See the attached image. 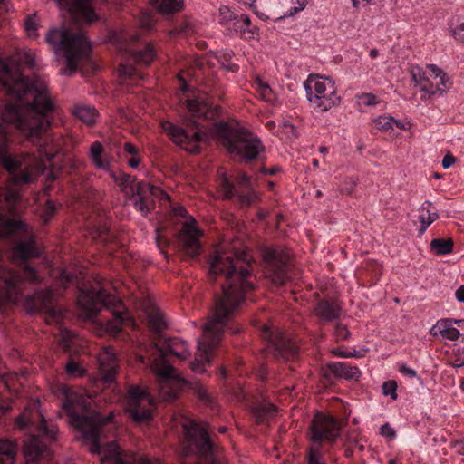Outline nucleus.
<instances>
[{
  "instance_id": "1",
  "label": "nucleus",
  "mask_w": 464,
  "mask_h": 464,
  "mask_svg": "<svg viewBox=\"0 0 464 464\" xmlns=\"http://www.w3.org/2000/svg\"><path fill=\"white\" fill-rule=\"evenodd\" d=\"M20 64L28 68L35 66V57L30 51L17 54V63L13 59L0 58V83L5 93L18 103H6L0 113V134L5 136L13 126L20 130L32 142L42 145L40 139L52 122L53 103L47 86L39 77L29 79L20 71Z\"/></svg>"
},
{
  "instance_id": "2",
  "label": "nucleus",
  "mask_w": 464,
  "mask_h": 464,
  "mask_svg": "<svg viewBox=\"0 0 464 464\" xmlns=\"http://www.w3.org/2000/svg\"><path fill=\"white\" fill-rule=\"evenodd\" d=\"M251 266V259L247 257L246 251L235 253L233 256H227L224 253H218L215 255L209 263V277L216 280L218 276H222L224 282L221 283V293L216 296L215 306L217 300L221 296L224 291V286L231 285V295H235L237 292H242L243 300L240 302L235 314L222 324L223 330L230 331L232 334H237L240 332L239 326H228L227 323L234 318L238 312L241 304L245 302L246 294L254 288L253 284L248 280L251 276L249 266ZM225 331H223L224 333Z\"/></svg>"
},
{
  "instance_id": "3",
  "label": "nucleus",
  "mask_w": 464,
  "mask_h": 464,
  "mask_svg": "<svg viewBox=\"0 0 464 464\" xmlns=\"http://www.w3.org/2000/svg\"><path fill=\"white\" fill-rule=\"evenodd\" d=\"M231 285L224 286L223 294L217 300L211 320L204 326V339L198 342V351L194 361L190 362V368L194 372H205V365L209 363L213 350L218 345L223 336L224 324L235 314L240 302L243 300L242 292L231 295Z\"/></svg>"
},
{
  "instance_id": "4",
  "label": "nucleus",
  "mask_w": 464,
  "mask_h": 464,
  "mask_svg": "<svg viewBox=\"0 0 464 464\" xmlns=\"http://www.w3.org/2000/svg\"><path fill=\"white\" fill-rule=\"evenodd\" d=\"M187 107L191 112V118L186 121V129L179 127L170 121H164L161 126L163 131L174 143L182 146L185 150H190L193 153H198L199 152V148L194 145V143L202 141L206 137V133L201 130L192 133L189 131V128L199 129V124L193 118L214 119L219 115L221 108L219 106H213L208 100L199 97L188 100Z\"/></svg>"
},
{
  "instance_id": "5",
  "label": "nucleus",
  "mask_w": 464,
  "mask_h": 464,
  "mask_svg": "<svg viewBox=\"0 0 464 464\" xmlns=\"http://www.w3.org/2000/svg\"><path fill=\"white\" fill-rule=\"evenodd\" d=\"M213 134L230 155L238 156L245 162L256 159L265 150L260 139L238 124L216 122Z\"/></svg>"
},
{
  "instance_id": "6",
  "label": "nucleus",
  "mask_w": 464,
  "mask_h": 464,
  "mask_svg": "<svg viewBox=\"0 0 464 464\" xmlns=\"http://www.w3.org/2000/svg\"><path fill=\"white\" fill-rule=\"evenodd\" d=\"M153 344L159 352V356L154 359L151 370L156 375L160 389L163 390L165 386L169 385L188 383L167 360L169 354L180 360H187L190 354L187 343L178 337H172L165 338L161 343H154Z\"/></svg>"
},
{
  "instance_id": "7",
  "label": "nucleus",
  "mask_w": 464,
  "mask_h": 464,
  "mask_svg": "<svg viewBox=\"0 0 464 464\" xmlns=\"http://www.w3.org/2000/svg\"><path fill=\"white\" fill-rule=\"evenodd\" d=\"M46 42L65 53L67 67L74 72L78 63L92 51L91 43L82 33H72L66 28L52 29L46 34Z\"/></svg>"
},
{
  "instance_id": "8",
  "label": "nucleus",
  "mask_w": 464,
  "mask_h": 464,
  "mask_svg": "<svg viewBox=\"0 0 464 464\" xmlns=\"http://www.w3.org/2000/svg\"><path fill=\"white\" fill-rule=\"evenodd\" d=\"M34 160L29 153L12 155L5 140L0 141V165L9 175V186L19 188L33 182L31 169Z\"/></svg>"
},
{
  "instance_id": "9",
  "label": "nucleus",
  "mask_w": 464,
  "mask_h": 464,
  "mask_svg": "<svg viewBox=\"0 0 464 464\" xmlns=\"http://www.w3.org/2000/svg\"><path fill=\"white\" fill-rule=\"evenodd\" d=\"M112 419V414L102 416L98 412L90 415H80L78 413H70V422L79 430L86 442L90 443V452L92 454H100L102 448L100 436L102 428L108 424Z\"/></svg>"
},
{
  "instance_id": "10",
  "label": "nucleus",
  "mask_w": 464,
  "mask_h": 464,
  "mask_svg": "<svg viewBox=\"0 0 464 464\" xmlns=\"http://www.w3.org/2000/svg\"><path fill=\"white\" fill-rule=\"evenodd\" d=\"M307 99L318 111H326L340 102L334 82L330 78L322 79L309 75L304 82Z\"/></svg>"
},
{
  "instance_id": "11",
  "label": "nucleus",
  "mask_w": 464,
  "mask_h": 464,
  "mask_svg": "<svg viewBox=\"0 0 464 464\" xmlns=\"http://www.w3.org/2000/svg\"><path fill=\"white\" fill-rule=\"evenodd\" d=\"M78 304L86 312L88 318H92L102 308H116L121 305V302L97 285L95 286L84 285L80 288Z\"/></svg>"
},
{
  "instance_id": "12",
  "label": "nucleus",
  "mask_w": 464,
  "mask_h": 464,
  "mask_svg": "<svg viewBox=\"0 0 464 464\" xmlns=\"http://www.w3.org/2000/svg\"><path fill=\"white\" fill-rule=\"evenodd\" d=\"M265 275L275 285H284L288 279L290 253L282 246H264L261 249Z\"/></svg>"
},
{
  "instance_id": "13",
  "label": "nucleus",
  "mask_w": 464,
  "mask_h": 464,
  "mask_svg": "<svg viewBox=\"0 0 464 464\" xmlns=\"http://www.w3.org/2000/svg\"><path fill=\"white\" fill-rule=\"evenodd\" d=\"M151 404L147 387L130 386L128 390V401L125 413L137 424L149 422L152 414L149 406Z\"/></svg>"
},
{
  "instance_id": "14",
  "label": "nucleus",
  "mask_w": 464,
  "mask_h": 464,
  "mask_svg": "<svg viewBox=\"0 0 464 464\" xmlns=\"http://www.w3.org/2000/svg\"><path fill=\"white\" fill-rule=\"evenodd\" d=\"M24 307L30 314H44L48 324L58 323L62 320V311L55 304L54 294L51 289L41 290L25 297Z\"/></svg>"
},
{
  "instance_id": "15",
  "label": "nucleus",
  "mask_w": 464,
  "mask_h": 464,
  "mask_svg": "<svg viewBox=\"0 0 464 464\" xmlns=\"http://www.w3.org/2000/svg\"><path fill=\"white\" fill-rule=\"evenodd\" d=\"M427 67L432 72L431 76L435 80L440 79V81L434 83L421 67L414 66L411 70V75L415 85L419 86L420 90L429 96L434 95L437 92H445L449 89V78L446 77V73L434 64H429Z\"/></svg>"
},
{
  "instance_id": "16",
  "label": "nucleus",
  "mask_w": 464,
  "mask_h": 464,
  "mask_svg": "<svg viewBox=\"0 0 464 464\" xmlns=\"http://www.w3.org/2000/svg\"><path fill=\"white\" fill-rule=\"evenodd\" d=\"M262 336L267 341L266 350L275 358L287 361L297 356L298 347L279 330L265 326Z\"/></svg>"
},
{
  "instance_id": "17",
  "label": "nucleus",
  "mask_w": 464,
  "mask_h": 464,
  "mask_svg": "<svg viewBox=\"0 0 464 464\" xmlns=\"http://www.w3.org/2000/svg\"><path fill=\"white\" fill-rule=\"evenodd\" d=\"M310 440L313 442L334 441L339 436L340 427L337 420L332 416L317 413L310 425Z\"/></svg>"
},
{
  "instance_id": "18",
  "label": "nucleus",
  "mask_w": 464,
  "mask_h": 464,
  "mask_svg": "<svg viewBox=\"0 0 464 464\" xmlns=\"http://www.w3.org/2000/svg\"><path fill=\"white\" fill-rule=\"evenodd\" d=\"M135 192L137 198L134 208L143 215H147L154 208V198L169 200V196L160 188L145 181L137 182Z\"/></svg>"
},
{
  "instance_id": "19",
  "label": "nucleus",
  "mask_w": 464,
  "mask_h": 464,
  "mask_svg": "<svg viewBox=\"0 0 464 464\" xmlns=\"http://www.w3.org/2000/svg\"><path fill=\"white\" fill-rule=\"evenodd\" d=\"M0 280L4 286L0 288V311L5 304H16L19 300V290L17 284L21 280V276L17 273L0 266Z\"/></svg>"
},
{
  "instance_id": "20",
  "label": "nucleus",
  "mask_w": 464,
  "mask_h": 464,
  "mask_svg": "<svg viewBox=\"0 0 464 464\" xmlns=\"http://www.w3.org/2000/svg\"><path fill=\"white\" fill-rule=\"evenodd\" d=\"M220 183L219 187L223 193V198L231 200L235 197H237V200L242 207H247L252 203L258 200L257 194L253 190L252 187L247 188L248 191L246 193H238L236 189L235 184L230 181L227 175L224 172L218 171Z\"/></svg>"
},
{
  "instance_id": "21",
  "label": "nucleus",
  "mask_w": 464,
  "mask_h": 464,
  "mask_svg": "<svg viewBox=\"0 0 464 464\" xmlns=\"http://www.w3.org/2000/svg\"><path fill=\"white\" fill-rule=\"evenodd\" d=\"M200 231L190 223H185L179 234V240L187 255L191 257H196L199 255L200 243H199Z\"/></svg>"
},
{
  "instance_id": "22",
  "label": "nucleus",
  "mask_w": 464,
  "mask_h": 464,
  "mask_svg": "<svg viewBox=\"0 0 464 464\" xmlns=\"http://www.w3.org/2000/svg\"><path fill=\"white\" fill-rule=\"evenodd\" d=\"M324 376L330 379L332 376L335 378H344L346 380H358L361 376V371L356 366L349 365L346 362H335L327 364L323 370Z\"/></svg>"
},
{
  "instance_id": "23",
  "label": "nucleus",
  "mask_w": 464,
  "mask_h": 464,
  "mask_svg": "<svg viewBox=\"0 0 464 464\" xmlns=\"http://www.w3.org/2000/svg\"><path fill=\"white\" fill-rule=\"evenodd\" d=\"M342 306L338 301L321 299L314 308V313L324 322H332L341 315Z\"/></svg>"
},
{
  "instance_id": "24",
  "label": "nucleus",
  "mask_w": 464,
  "mask_h": 464,
  "mask_svg": "<svg viewBox=\"0 0 464 464\" xmlns=\"http://www.w3.org/2000/svg\"><path fill=\"white\" fill-rule=\"evenodd\" d=\"M56 3L66 9L72 16L77 14L84 15L88 22H92L95 19L96 14L94 10L88 7V0H55Z\"/></svg>"
},
{
  "instance_id": "25",
  "label": "nucleus",
  "mask_w": 464,
  "mask_h": 464,
  "mask_svg": "<svg viewBox=\"0 0 464 464\" xmlns=\"http://www.w3.org/2000/svg\"><path fill=\"white\" fill-rule=\"evenodd\" d=\"M101 370L103 373V380L106 382H111L117 372L116 357L110 348H105L99 357Z\"/></svg>"
},
{
  "instance_id": "26",
  "label": "nucleus",
  "mask_w": 464,
  "mask_h": 464,
  "mask_svg": "<svg viewBox=\"0 0 464 464\" xmlns=\"http://www.w3.org/2000/svg\"><path fill=\"white\" fill-rule=\"evenodd\" d=\"M464 324V319H440L438 321L439 333L444 338L450 341H457L460 337V333L457 328L452 327V324H457L459 327Z\"/></svg>"
},
{
  "instance_id": "27",
  "label": "nucleus",
  "mask_w": 464,
  "mask_h": 464,
  "mask_svg": "<svg viewBox=\"0 0 464 464\" xmlns=\"http://www.w3.org/2000/svg\"><path fill=\"white\" fill-rule=\"evenodd\" d=\"M46 450L45 445L40 444L36 440H32L24 450L26 464H36Z\"/></svg>"
},
{
  "instance_id": "28",
  "label": "nucleus",
  "mask_w": 464,
  "mask_h": 464,
  "mask_svg": "<svg viewBox=\"0 0 464 464\" xmlns=\"http://www.w3.org/2000/svg\"><path fill=\"white\" fill-rule=\"evenodd\" d=\"M17 444L10 440H0V464H14Z\"/></svg>"
},
{
  "instance_id": "29",
  "label": "nucleus",
  "mask_w": 464,
  "mask_h": 464,
  "mask_svg": "<svg viewBox=\"0 0 464 464\" xmlns=\"http://www.w3.org/2000/svg\"><path fill=\"white\" fill-rule=\"evenodd\" d=\"M13 251L14 255L22 261L39 256V253L34 246V241L33 239L19 242L14 247Z\"/></svg>"
},
{
  "instance_id": "30",
  "label": "nucleus",
  "mask_w": 464,
  "mask_h": 464,
  "mask_svg": "<svg viewBox=\"0 0 464 464\" xmlns=\"http://www.w3.org/2000/svg\"><path fill=\"white\" fill-rule=\"evenodd\" d=\"M160 14H170L179 12L183 7V0H149Z\"/></svg>"
},
{
  "instance_id": "31",
  "label": "nucleus",
  "mask_w": 464,
  "mask_h": 464,
  "mask_svg": "<svg viewBox=\"0 0 464 464\" xmlns=\"http://www.w3.org/2000/svg\"><path fill=\"white\" fill-rule=\"evenodd\" d=\"M306 0H292V1H276L275 3V8H278L282 11L283 16H293L299 11L304 9L306 5Z\"/></svg>"
},
{
  "instance_id": "32",
  "label": "nucleus",
  "mask_w": 464,
  "mask_h": 464,
  "mask_svg": "<svg viewBox=\"0 0 464 464\" xmlns=\"http://www.w3.org/2000/svg\"><path fill=\"white\" fill-rule=\"evenodd\" d=\"M454 242L451 238H435L430 244V251L437 256L450 254L453 251Z\"/></svg>"
},
{
  "instance_id": "33",
  "label": "nucleus",
  "mask_w": 464,
  "mask_h": 464,
  "mask_svg": "<svg viewBox=\"0 0 464 464\" xmlns=\"http://www.w3.org/2000/svg\"><path fill=\"white\" fill-rule=\"evenodd\" d=\"M111 177L121 187V190L125 191L127 188L130 189L132 193L131 199L134 202L135 199L137 198L135 192V188L137 185V183H135L136 178L129 174H121V176L118 177L114 173L111 174Z\"/></svg>"
},
{
  "instance_id": "34",
  "label": "nucleus",
  "mask_w": 464,
  "mask_h": 464,
  "mask_svg": "<svg viewBox=\"0 0 464 464\" xmlns=\"http://www.w3.org/2000/svg\"><path fill=\"white\" fill-rule=\"evenodd\" d=\"M103 152L102 145L96 141L92 144L90 149V158L92 163L96 166L97 169H108L109 162L102 159V154Z\"/></svg>"
},
{
  "instance_id": "35",
  "label": "nucleus",
  "mask_w": 464,
  "mask_h": 464,
  "mask_svg": "<svg viewBox=\"0 0 464 464\" xmlns=\"http://www.w3.org/2000/svg\"><path fill=\"white\" fill-rule=\"evenodd\" d=\"M276 410L277 408L274 404L263 403L256 406L253 410V414L256 422L260 424L266 421L269 417L274 416L276 412Z\"/></svg>"
},
{
  "instance_id": "36",
  "label": "nucleus",
  "mask_w": 464,
  "mask_h": 464,
  "mask_svg": "<svg viewBox=\"0 0 464 464\" xmlns=\"http://www.w3.org/2000/svg\"><path fill=\"white\" fill-rule=\"evenodd\" d=\"M148 322L150 330L156 334H160L166 327L163 314L156 308L148 312Z\"/></svg>"
},
{
  "instance_id": "37",
  "label": "nucleus",
  "mask_w": 464,
  "mask_h": 464,
  "mask_svg": "<svg viewBox=\"0 0 464 464\" xmlns=\"http://www.w3.org/2000/svg\"><path fill=\"white\" fill-rule=\"evenodd\" d=\"M24 224L14 219H5L0 214V237H8L13 233L19 231Z\"/></svg>"
},
{
  "instance_id": "38",
  "label": "nucleus",
  "mask_w": 464,
  "mask_h": 464,
  "mask_svg": "<svg viewBox=\"0 0 464 464\" xmlns=\"http://www.w3.org/2000/svg\"><path fill=\"white\" fill-rule=\"evenodd\" d=\"M73 113L81 121L88 125L93 124L96 121L97 111L94 108L87 106L77 107Z\"/></svg>"
},
{
  "instance_id": "39",
  "label": "nucleus",
  "mask_w": 464,
  "mask_h": 464,
  "mask_svg": "<svg viewBox=\"0 0 464 464\" xmlns=\"http://www.w3.org/2000/svg\"><path fill=\"white\" fill-rule=\"evenodd\" d=\"M155 57V50L150 44H148L143 50L133 52V59L139 63L150 64Z\"/></svg>"
},
{
  "instance_id": "40",
  "label": "nucleus",
  "mask_w": 464,
  "mask_h": 464,
  "mask_svg": "<svg viewBox=\"0 0 464 464\" xmlns=\"http://www.w3.org/2000/svg\"><path fill=\"white\" fill-rule=\"evenodd\" d=\"M126 316L121 312H114L113 318L106 323V330L113 335L118 334L121 331V327L125 323Z\"/></svg>"
},
{
  "instance_id": "41",
  "label": "nucleus",
  "mask_w": 464,
  "mask_h": 464,
  "mask_svg": "<svg viewBox=\"0 0 464 464\" xmlns=\"http://www.w3.org/2000/svg\"><path fill=\"white\" fill-rule=\"evenodd\" d=\"M190 388L194 391L198 398L204 402L205 404L210 405L212 403V399L208 393L207 390L203 387L200 382H190Z\"/></svg>"
},
{
  "instance_id": "42",
  "label": "nucleus",
  "mask_w": 464,
  "mask_h": 464,
  "mask_svg": "<svg viewBox=\"0 0 464 464\" xmlns=\"http://www.w3.org/2000/svg\"><path fill=\"white\" fill-rule=\"evenodd\" d=\"M65 372L71 377H82L86 372V371L72 359L65 365Z\"/></svg>"
},
{
  "instance_id": "43",
  "label": "nucleus",
  "mask_w": 464,
  "mask_h": 464,
  "mask_svg": "<svg viewBox=\"0 0 464 464\" xmlns=\"http://www.w3.org/2000/svg\"><path fill=\"white\" fill-rule=\"evenodd\" d=\"M372 123L382 131L387 132L392 129L393 117L379 116L372 120Z\"/></svg>"
},
{
  "instance_id": "44",
  "label": "nucleus",
  "mask_w": 464,
  "mask_h": 464,
  "mask_svg": "<svg viewBox=\"0 0 464 464\" xmlns=\"http://www.w3.org/2000/svg\"><path fill=\"white\" fill-rule=\"evenodd\" d=\"M308 464H324L323 461V456L321 453V445L312 447L307 455Z\"/></svg>"
},
{
  "instance_id": "45",
  "label": "nucleus",
  "mask_w": 464,
  "mask_h": 464,
  "mask_svg": "<svg viewBox=\"0 0 464 464\" xmlns=\"http://www.w3.org/2000/svg\"><path fill=\"white\" fill-rule=\"evenodd\" d=\"M236 14L227 6H221L219 8V23L226 28Z\"/></svg>"
},
{
  "instance_id": "46",
  "label": "nucleus",
  "mask_w": 464,
  "mask_h": 464,
  "mask_svg": "<svg viewBox=\"0 0 464 464\" xmlns=\"http://www.w3.org/2000/svg\"><path fill=\"white\" fill-rule=\"evenodd\" d=\"M357 102L359 105L373 106L379 103L377 97L372 93H362L357 95Z\"/></svg>"
},
{
  "instance_id": "47",
  "label": "nucleus",
  "mask_w": 464,
  "mask_h": 464,
  "mask_svg": "<svg viewBox=\"0 0 464 464\" xmlns=\"http://www.w3.org/2000/svg\"><path fill=\"white\" fill-rule=\"evenodd\" d=\"M383 395H390L392 399H397V382L393 380L384 382L382 386Z\"/></svg>"
},
{
  "instance_id": "48",
  "label": "nucleus",
  "mask_w": 464,
  "mask_h": 464,
  "mask_svg": "<svg viewBox=\"0 0 464 464\" xmlns=\"http://www.w3.org/2000/svg\"><path fill=\"white\" fill-rule=\"evenodd\" d=\"M240 14H236L235 17L231 20V22L227 24L226 29L230 33L240 34L244 35L243 28L240 22Z\"/></svg>"
},
{
  "instance_id": "49",
  "label": "nucleus",
  "mask_w": 464,
  "mask_h": 464,
  "mask_svg": "<svg viewBox=\"0 0 464 464\" xmlns=\"http://www.w3.org/2000/svg\"><path fill=\"white\" fill-rule=\"evenodd\" d=\"M334 355L341 357V358H361L362 357V354L360 351L353 350L351 351H344L342 348H337L333 350L332 352Z\"/></svg>"
},
{
  "instance_id": "50",
  "label": "nucleus",
  "mask_w": 464,
  "mask_h": 464,
  "mask_svg": "<svg viewBox=\"0 0 464 464\" xmlns=\"http://www.w3.org/2000/svg\"><path fill=\"white\" fill-rule=\"evenodd\" d=\"M334 335L337 341H343L349 339L351 333L347 329L346 325L337 323L335 325Z\"/></svg>"
},
{
  "instance_id": "51",
  "label": "nucleus",
  "mask_w": 464,
  "mask_h": 464,
  "mask_svg": "<svg viewBox=\"0 0 464 464\" xmlns=\"http://www.w3.org/2000/svg\"><path fill=\"white\" fill-rule=\"evenodd\" d=\"M358 181H359V179L355 176L347 178L345 179L344 188H343V191L351 195L354 191V189L358 184Z\"/></svg>"
},
{
  "instance_id": "52",
  "label": "nucleus",
  "mask_w": 464,
  "mask_h": 464,
  "mask_svg": "<svg viewBox=\"0 0 464 464\" xmlns=\"http://www.w3.org/2000/svg\"><path fill=\"white\" fill-rule=\"evenodd\" d=\"M22 277H23V279L28 280L31 282H35L38 280V276H37L36 270L30 266H26L24 267Z\"/></svg>"
},
{
  "instance_id": "53",
  "label": "nucleus",
  "mask_w": 464,
  "mask_h": 464,
  "mask_svg": "<svg viewBox=\"0 0 464 464\" xmlns=\"http://www.w3.org/2000/svg\"><path fill=\"white\" fill-rule=\"evenodd\" d=\"M380 433L383 437L389 438L390 440L394 439L396 436L394 429L389 423H385L381 426Z\"/></svg>"
},
{
  "instance_id": "54",
  "label": "nucleus",
  "mask_w": 464,
  "mask_h": 464,
  "mask_svg": "<svg viewBox=\"0 0 464 464\" xmlns=\"http://www.w3.org/2000/svg\"><path fill=\"white\" fill-rule=\"evenodd\" d=\"M56 206L53 200H47L44 209V218L45 221H48L55 213Z\"/></svg>"
},
{
  "instance_id": "55",
  "label": "nucleus",
  "mask_w": 464,
  "mask_h": 464,
  "mask_svg": "<svg viewBox=\"0 0 464 464\" xmlns=\"http://www.w3.org/2000/svg\"><path fill=\"white\" fill-rule=\"evenodd\" d=\"M37 22L35 15H30L25 19L24 27L28 33H33L37 30Z\"/></svg>"
},
{
  "instance_id": "56",
  "label": "nucleus",
  "mask_w": 464,
  "mask_h": 464,
  "mask_svg": "<svg viewBox=\"0 0 464 464\" xmlns=\"http://www.w3.org/2000/svg\"><path fill=\"white\" fill-rule=\"evenodd\" d=\"M452 35L456 40L464 43V22L452 30Z\"/></svg>"
},
{
  "instance_id": "57",
  "label": "nucleus",
  "mask_w": 464,
  "mask_h": 464,
  "mask_svg": "<svg viewBox=\"0 0 464 464\" xmlns=\"http://www.w3.org/2000/svg\"><path fill=\"white\" fill-rule=\"evenodd\" d=\"M240 20H241L240 22H241L244 34L246 33H249V34H253V30L250 28L251 22H250L249 16L246 14H241Z\"/></svg>"
},
{
  "instance_id": "58",
  "label": "nucleus",
  "mask_w": 464,
  "mask_h": 464,
  "mask_svg": "<svg viewBox=\"0 0 464 464\" xmlns=\"http://www.w3.org/2000/svg\"><path fill=\"white\" fill-rule=\"evenodd\" d=\"M40 429L43 430L44 433L50 437V438H54L56 433H57V429L56 427L53 426V427H48L45 423V420H44L40 425Z\"/></svg>"
},
{
  "instance_id": "59",
  "label": "nucleus",
  "mask_w": 464,
  "mask_h": 464,
  "mask_svg": "<svg viewBox=\"0 0 464 464\" xmlns=\"http://www.w3.org/2000/svg\"><path fill=\"white\" fill-rule=\"evenodd\" d=\"M74 279H75V276L72 273H67L65 271H63L61 274L60 280H61V284L63 285V287H67V285L72 284Z\"/></svg>"
},
{
  "instance_id": "60",
  "label": "nucleus",
  "mask_w": 464,
  "mask_h": 464,
  "mask_svg": "<svg viewBox=\"0 0 464 464\" xmlns=\"http://www.w3.org/2000/svg\"><path fill=\"white\" fill-rule=\"evenodd\" d=\"M419 220L420 222V227L419 229L420 234H423L427 228L432 224L430 220L426 218L425 214H420Z\"/></svg>"
},
{
  "instance_id": "61",
  "label": "nucleus",
  "mask_w": 464,
  "mask_h": 464,
  "mask_svg": "<svg viewBox=\"0 0 464 464\" xmlns=\"http://www.w3.org/2000/svg\"><path fill=\"white\" fill-rule=\"evenodd\" d=\"M399 371L401 374L403 375H406V376H409L411 378H416L417 377V372L415 370L408 367L407 365L405 364H401L400 365V368H399Z\"/></svg>"
},
{
  "instance_id": "62",
  "label": "nucleus",
  "mask_w": 464,
  "mask_h": 464,
  "mask_svg": "<svg viewBox=\"0 0 464 464\" xmlns=\"http://www.w3.org/2000/svg\"><path fill=\"white\" fill-rule=\"evenodd\" d=\"M119 72L122 75L131 77L135 72V69L132 66L121 64Z\"/></svg>"
},
{
  "instance_id": "63",
  "label": "nucleus",
  "mask_w": 464,
  "mask_h": 464,
  "mask_svg": "<svg viewBox=\"0 0 464 464\" xmlns=\"http://www.w3.org/2000/svg\"><path fill=\"white\" fill-rule=\"evenodd\" d=\"M123 149L127 153L132 156H138L139 154V149L130 142H125Z\"/></svg>"
},
{
  "instance_id": "64",
  "label": "nucleus",
  "mask_w": 464,
  "mask_h": 464,
  "mask_svg": "<svg viewBox=\"0 0 464 464\" xmlns=\"http://www.w3.org/2000/svg\"><path fill=\"white\" fill-rule=\"evenodd\" d=\"M237 183H238V185L240 187H243V188H250L252 187L251 183H250V178L246 173H243L241 175V177L238 179Z\"/></svg>"
}]
</instances>
